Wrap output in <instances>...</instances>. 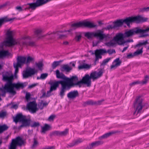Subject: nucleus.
I'll use <instances>...</instances> for the list:
<instances>
[{
    "label": "nucleus",
    "instance_id": "nucleus-63",
    "mask_svg": "<svg viewBox=\"0 0 149 149\" xmlns=\"http://www.w3.org/2000/svg\"><path fill=\"white\" fill-rule=\"evenodd\" d=\"M16 9L18 10L19 11H21L24 10L22 8V7L20 6H17L16 7Z\"/></svg>",
    "mask_w": 149,
    "mask_h": 149
},
{
    "label": "nucleus",
    "instance_id": "nucleus-8",
    "mask_svg": "<svg viewBox=\"0 0 149 149\" xmlns=\"http://www.w3.org/2000/svg\"><path fill=\"white\" fill-rule=\"evenodd\" d=\"M56 77L58 79H63V80L60 81H65V85L71 87V85L72 81L74 79L75 77L72 76L70 78L66 77L64 74L62 73H60L58 70H57L56 71Z\"/></svg>",
    "mask_w": 149,
    "mask_h": 149
},
{
    "label": "nucleus",
    "instance_id": "nucleus-13",
    "mask_svg": "<svg viewBox=\"0 0 149 149\" xmlns=\"http://www.w3.org/2000/svg\"><path fill=\"white\" fill-rule=\"evenodd\" d=\"M124 37L123 33H119L117 34L113 37L112 40L117 42L119 45H121L125 42L124 39Z\"/></svg>",
    "mask_w": 149,
    "mask_h": 149
},
{
    "label": "nucleus",
    "instance_id": "nucleus-30",
    "mask_svg": "<svg viewBox=\"0 0 149 149\" xmlns=\"http://www.w3.org/2000/svg\"><path fill=\"white\" fill-rule=\"evenodd\" d=\"M41 128L40 131L41 133L45 134L47 131L50 130V126L49 125L45 124L43 126L41 127Z\"/></svg>",
    "mask_w": 149,
    "mask_h": 149
},
{
    "label": "nucleus",
    "instance_id": "nucleus-52",
    "mask_svg": "<svg viewBox=\"0 0 149 149\" xmlns=\"http://www.w3.org/2000/svg\"><path fill=\"white\" fill-rule=\"evenodd\" d=\"M81 36L80 34L79 35H76L74 38V39L76 41L78 42L81 40Z\"/></svg>",
    "mask_w": 149,
    "mask_h": 149
},
{
    "label": "nucleus",
    "instance_id": "nucleus-2",
    "mask_svg": "<svg viewBox=\"0 0 149 149\" xmlns=\"http://www.w3.org/2000/svg\"><path fill=\"white\" fill-rule=\"evenodd\" d=\"M2 76L3 80L7 82L4 86H2L0 88V92L1 93V95L4 97L6 96V93L7 92L12 93L13 95L15 94L16 92L14 90L13 83V76L12 75H10L8 72H6Z\"/></svg>",
    "mask_w": 149,
    "mask_h": 149
},
{
    "label": "nucleus",
    "instance_id": "nucleus-5",
    "mask_svg": "<svg viewBox=\"0 0 149 149\" xmlns=\"http://www.w3.org/2000/svg\"><path fill=\"white\" fill-rule=\"evenodd\" d=\"M108 34L106 35L104 31L100 30H98L95 32H87L84 33V36L88 39H92L93 37L98 38L100 40H102L104 38H107Z\"/></svg>",
    "mask_w": 149,
    "mask_h": 149
},
{
    "label": "nucleus",
    "instance_id": "nucleus-12",
    "mask_svg": "<svg viewBox=\"0 0 149 149\" xmlns=\"http://www.w3.org/2000/svg\"><path fill=\"white\" fill-rule=\"evenodd\" d=\"M142 34L141 29L139 27H136L134 29L126 31L124 35L125 37H129L135 34Z\"/></svg>",
    "mask_w": 149,
    "mask_h": 149
},
{
    "label": "nucleus",
    "instance_id": "nucleus-49",
    "mask_svg": "<svg viewBox=\"0 0 149 149\" xmlns=\"http://www.w3.org/2000/svg\"><path fill=\"white\" fill-rule=\"evenodd\" d=\"M96 102H94L92 100H90L87 101L86 102V104L88 105H95L96 104Z\"/></svg>",
    "mask_w": 149,
    "mask_h": 149
},
{
    "label": "nucleus",
    "instance_id": "nucleus-39",
    "mask_svg": "<svg viewBox=\"0 0 149 149\" xmlns=\"http://www.w3.org/2000/svg\"><path fill=\"white\" fill-rule=\"evenodd\" d=\"M60 131H55L52 132L50 134L51 136H61Z\"/></svg>",
    "mask_w": 149,
    "mask_h": 149
},
{
    "label": "nucleus",
    "instance_id": "nucleus-56",
    "mask_svg": "<svg viewBox=\"0 0 149 149\" xmlns=\"http://www.w3.org/2000/svg\"><path fill=\"white\" fill-rule=\"evenodd\" d=\"M7 38H13V32L12 31H8L7 32Z\"/></svg>",
    "mask_w": 149,
    "mask_h": 149
},
{
    "label": "nucleus",
    "instance_id": "nucleus-14",
    "mask_svg": "<svg viewBox=\"0 0 149 149\" xmlns=\"http://www.w3.org/2000/svg\"><path fill=\"white\" fill-rule=\"evenodd\" d=\"M37 72V70L34 68H30L23 72V77L24 78H27L33 75Z\"/></svg>",
    "mask_w": 149,
    "mask_h": 149
},
{
    "label": "nucleus",
    "instance_id": "nucleus-53",
    "mask_svg": "<svg viewBox=\"0 0 149 149\" xmlns=\"http://www.w3.org/2000/svg\"><path fill=\"white\" fill-rule=\"evenodd\" d=\"M55 116L54 115H51L48 118V121H53L55 117Z\"/></svg>",
    "mask_w": 149,
    "mask_h": 149
},
{
    "label": "nucleus",
    "instance_id": "nucleus-31",
    "mask_svg": "<svg viewBox=\"0 0 149 149\" xmlns=\"http://www.w3.org/2000/svg\"><path fill=\"white\" fill-rule=\"evenodd\" d=\"M91 67V65H89L85 63H83L82 64H80L78 66V68L79 70L83 69H89Z\"/></svg>",
    "mask_w": 149,
    "mask_h": 149
},
{
    "label": "nucleus",
    "instance_id": "nucleus-41",
    "mask_svg": "<svg viewBox=\"0 0 149 149\" xmlns=\"http://www.w3.org/2000/svg\"><path fill=\"white\" fill-rule=\"evenodd\" d=\"M7 113L5 111L3 110L0 111V118L4 119L7 116Z\"/></svg>",
    "mask_w": 149,
    "mask_h": 149
},
{
    "label": "nucleus",
    "instance_id": "nucleus-17",
    "mask_svg": "<svg viewBox=\"0 0 149 149\" xmlns=\"http://www.w3.org/2000/svg\"><path fill=\"white\" fill-rule=\"evenodd\" d=\"M103 142L102 141H98L94 142L89 144L88 146L85 148L84 149H93V147H95L102 144Z\"/></svg>",
    "mask_w": 149,
    "mask_h": 149
},
{
    "label": "nucleus",
    "instance_id": "nucleus-47",
    "mask_svg": "<svg viewBox=\"0 0 149 149\" xmlns=\"http://www.w3.org/2000/svg\"><path fill=\"white\" fill-rule=\"evenodd\" d=\"M36 65L39 70H42V68L43 66V64L42 62H40L38 63H36Z\"/></svg>",
    "mask_w": 149,
    "mask_h": 149
},
{
    "label": "nucleus",
    "instance_id": "nucleus-61",
    "mask_svg": "<svg viewBox=\"0 0 149 149\" xmlns=\"http://www.w3.org/2000/svg\"><path fill=\"white\" fill-rule=\"evenodd\" d=\"M104 101V99L99 100L97 102H96V104L95 105H100L101 104L102 102Z\"/></svg>",
    "mask_w": 149,
    "mask_h": 149
},
{
    "label": "nucleus",
    "instance_id": "nucleus-60",
    "mask_svg": "<svg viewBox=\"0 0 149 149\" xmlns=\"http://www.w3.org/2000/svg\"><path fill=\"white\" fill-rule=\"evenodd\" d=\"M115 42H113L112 41H111L107 43V46H113L115 45Z\"/></svg>",
    "mask_w": 149,
    "mask_h": 149
},
{
    "label": "nucleus",
    "instance_id": "nucleus-44",
    "mask_svg": "<svg viewBox=\"0 0 149 149\" xmlns=\"http://www.w3.org/2000/svg\"><path fill=\"white\" fill-rule=\"evenodd\" d=\"M34 61V58L32 57L29 56L27 58H26V64H29L32 61Z\"/></svg>",
    "mask_w": 149,
    "mask_h": 149
},
{
    "label": "nucleus",
    "instance_id": "nucleus-3",
    "mask_svg": "<svg viewBox=\"0 0 149 149\" xmlns=\"http://www.w3.org/2000/svg\"><path fill=\"white\" fill-rule=\"evenodd\" d=\"M65 81H57L54 82L52 81H50L48 84L50 85V89L49 91H47V94H48L53 91L56 90L58 87L59 84H60L61 87L59 95L61 97L63 98L65 95V91L67 90H69L71 88L65 85Z\"/></svg>",
    "mask_w": 149,
    "mask_h": 149
},
{
    "label": "nucleus",
    "instance_id": "nucleus-45",
    "mask_svg": "<svg viewBox=\"0 0 149 149\" xmlns=\"http://www.w3.org/2000/svg\"><path fill=\"white\" fill-rule=\"evenodd\" d=\"M68 133V129H66L64 131L60 132L61 136H65Z\"/></svg>",
    "mask_w": 149,
    "mask_h": 149
},
{
    "label": "nucleus",
    "instance_id": "nucleus-24",
    "mask_svg": "<svg viewBox=\"0 0 149 149\" xmlns=\"http://www.w3.org/2000/svg\"><path fill=\"white\" fill-rule=\"evenodd\" d=\"M79 93L77 90L71 91L67 94V97L68 98L73 99L78 96Z\"/></svg>",
    "mask_w": 149,
    "mask_h": 149
},
{
    "label": "nucleus",
    "instance_id": "nucleus-62",
    "mask_svg": "<svg viewBox=\"0 0 149 149\" xmlns=\"http://www.w3.org/2000/svg\"><path fill=\"white\" fill-rule=\"evenodd\" d=\"M67 36L66 35L64 34H60L58 35V38L60 39H62Z\"/></svg>",
    "mask_w": 149,
    "mask_h": 149
},
{
    "label": "nucleus",
    "instance_id": "nucleus-19",
    "mask_svg": "<svg viewBox=\"0 0 149 149\" xmlns=\"http://www.w3.org/2000/svg\"><path fill=\"white\" fill-rule=\"evenodd\" d=\"M121 63V61L119 58H117L114 60L112 63V64L110 67V69H115L118 67L120 65Z\"/></svg>",
    "mask_w": 149,
    "mask_h": 149
},
{
    "label": "nucleus",
    "instance_id": "nucleus-20",
    "mask_svg": "<svg viewBox=\"0 0 149 149\" xmlns=\"http://www.w3.org/2000/svg\"><path fill=\"white\" fill-rule=\"evenodd\" d=\"M25 37H23L20 40V42L19 43V45L21 46L29 45L31 46H33L35 45V43L33 42L30 41L27 42L25 41L24 40H23L25 39Z\"/></svg>",
    "mask_w": 149,
    "mask_h": 149
},
{
    "label": "nucleus",
    "instance_id": "nucleus-7",
    "mask_svg": "<svg viewBox=\"0 0 149 149\" xmlns=\"http://www.w3.org/2000/svg\"><path fill=\"white\" fill-rule=\"evenodd\" d=\"M143 100L141 96L137 97L134 101L133 106L135 111L133 113V115L135 114L136 112V115L138 113H140L144 107L142 104Z\"/></svg>",
    "mask_w": 149,
    "mask_h": 149
},
{
    "label": "nucleus",
    "instance_id": "nucleus-64",
    "mask_svg": "<svg viewBox=\"0 0 149 149\" xmlns=\"http://www.w3.org/2000/svg\"><path fill=\"white\" fill-rule=\"evenodd\" d=\"M38 107L40 109H42L43 108V106L42 104V102H41L38 104Z\"/></svg>",
    "mask_w": 149,
    "mask_h": 149
},
{
    "label": "nucleus",
    "instance_id": "nucleus-6",
    "mask_svg": "<svg viewBox=\"0 0 149 149\" xmlns=\"http://www.w3.org/2000/svg\"><path fill=\"white\" fill-rule=\"evenodd\" d=\"M148 19L147 18L144 17L141 15H138L127 17L125 19H123V23H125L127 26H129L131 23H139L146 22Z\"/></svg>",
    "mask_w": 149,
    "mask_h": 149
},
{
    "label": "nucleus",
    "instance_id": "nucleus-9",
    "mask_svg": "<svg viewBox=\"0 0 149 149\" xmlns=\"http://www.w3.org/2000/svg\"><path fill=\"white\" fill-rule=\"evenodd\" d=\"M108 53L109 54L111 55L113 53H115L116 51L114 49H109L107 51L105 49H101L96 50L95 52V61H97L99 59L102 58L101 55H104Z\"/></svg>",
    "mask_w": 149,
    "mask_h": 149
},
{
    "label": "nucleus",
    "instance_id": "nucleus-38",
    "mask_svg": "<svg viewBox=\"0 0 149 149\" xmlns=\"http://www.w3.org/2000/svg\"><path fill=\"white\" fill-rule=\"evenodd\" d=\"M27 5L29 6L30 8L32 10H34L38 7L36 3H28L26 5V6Z\"/></svg>",
    "mask_w": 149,
    "mask_h": 149
},
{
    "label": "nucleus",
    "instance_id": "nucleus-37",
    "mask_svg": "<svg viewBox=\"0 0 149 149\" xmlns=\"http://www.w3.org/2000/svg\"><path fill=\"white\" fill-rule=\"evenodd\" d=\"M39 143L36 138H34L33 139V144L31 147L32 149L36 148L38 145Z\"/></svg>",
    "mask_w": 149,
    "mask_h": 149
},
{
    "label": "nucleus",
    "instance_id": "nucleus-1",
    "mask_svg": "<svg viewBox=\"0 0 149 149\" xmlns=\"http://www.w3.org/2000/svg\"><path fill=\"white\" fill-rule=\"evenodd\" d=\"M103 73L102 70L98 72L96 71L90 73V75L88 74H86L83 77L81 80L80 81H78V78L77 76H73V77H75V79L72 81L71 88L76 86H78L80 87L82 84L86 85L87 87H90L91 86V79L93 81H94L101 77Z\"/></svg>",
    "mask_w": 149,
    "mask_h": 149
},
{
    "label": "nucleus",
    "instance_id": "nucleus-21",
    "mask_svg": "<svg viewBox=\"0 0 149 149\" xmlns=\"http://www.w3.org/2000/svg\"><path fill=\"white\" fill-rule=\"evenodd\" d=\"M24 116L22 113H19L16 114L15 117H13V122L17 124L18 122H21L22 118Z\"/></svg>",
    "mask_w": 149,
    "mask_h": 149
},
{
    "label": "nucleus",
    "instance_id": "nucleus-15",
    "mask_svg": "<svg viewBox=\"0 0 149 149\" xmlns=\"http://www.w3.org/2000/svg\"><path fill=\"white\" fill-rule=\"evenodd\" d=\"M6 40L5 41V45L9 46H12L17 44H19L20 41H18L14 39L13 38H7Z\"/></svg>",
    "mask_w": 149,
    "mask_h": 149
},
{
    "label": "nucleus",
    "instance_id": "nucleus-46",
    "mask_svg": "<svg viewBox=\"0 0 149 149\" xmlns=\"http://www.w3.org/2000/svg\"><path fill=\"white\" fill-rule=\"evenodd\" d=\"M143 52L142 48L141 50H137L136 51L134 52V55L135 56H137L140 54H141Z\"/></svg>",
    "mask_w": 149,
    "mask_h": 149
},
{
    "label": "nucleus",
    "instance_id": "nucleus-50",
    "mask_svg": "<svg viewBox=\"0 0 149 149\" xmlns=\"http://www.w3.org/2000/svg\"><path fill=\"white\" fill-rule=\"evenodd\" d=\"M31 94L30 93H26L25 95V98L27 102H29L30 99Z\"/></svg>",
    "mask_w": 149,
    "mask_h": 149
},
{
    "label": "nucleus",
    "instance_id": "nucleus-43",
    "mask_svg": "<svg viewBox=\"0 0 149 149\" xmlns=\"http://www.w3.org/2000/svg\"><path fill=\"white\" fill-rule=\"evenodd\" d=\"M10 5V3L9 1H8L0 5V10L6 7L7 6H9Z\"/></svg>",
    "mask_w": 149,
    "mask_h": 149
},
{
    "label": "nucleus",
    "instance_id": "nucleus-28",
    "mask_svg": "<svg viewBox=\"0 0 149 149\" xmlns=\"http://www.w3.org/2000/svg\"><path fill=\"white\" fill-rule=\"evenodd\" d=\"M42 31L41 29H37L34 32L35 36L34 37L37 38H41L42 37H44L46 35H42L41 34Z\"/></svg>",
    "mask_w": 149,
    "mask_h": 149
},
{
    "label": "nucleus",
    "instance_id": "nucleus-22",
    "mask_svg": "<svg viewBox=\"0 0 149 149\" xmlns=\"http://www.w3.org/2000/svg\"><path fill=\"white\" fill-rule=\"evenodd\" d=\"M30 121L29 119L26 118V116H24L21 122L22 124L20 125V127H21L29 126L30 123Z\"/></svg>",
    "mask_w": 149,
    "mask_h": 149
},
{
    "label": "nucleus",
    "instance_id": "nucleus-11",
    "mask_svg": "<svg viewBox=\"0 0 149 149\" xmlns=\"http://www.w3.org/2000/svg\"><path fill=\"white\" fill-rule=\"evenodd\" d=\"M26 108L32 113H36L39 109L37 107V104L34 101L29 102L27 105Z\"/></svg>",
    "mask_w": 149,
    "mask_h": 149
},
{
    "label": "nucleus",
    "instance_id": "nucleus-59",
    "mask_svg": "<svg viewBox=\"0 0 149 149\" xmlns=\"http://www.w3.org/2000/svg\"><path fill=\"white\" fill-rule=\"evenodd\" d=\"M113 28H115L114 25H109L106 28V29L110 30Z\"/></svg>",
    "mask_w": 149,
    "mask_h": 149
},
{
    "label": "nucleus",
    "instance_id": "nucleus-23",
    "mask_svg": "<svg viewBox=\"0 0 149 149\" xmlns=\"http://www.w3.org/2000/svg\"><path fill=\"white\" fill-rule=\"evenodd\" d=\"M15 19V18H8L7 17H5L0 18V27L5 23L13 21Z\"/></svg>",
    "mask_w": 149,
    "mask_h": 149
},
{
    "label": "nucleus",
    "instance_id": "nucleus-42",
    "mask_svg": "<svg viewBox=\"0 0 149 149\" xmlns=\"http://www.w3.org/2000/svg\"><path fill=\"white\" fill-rule=\"evenodd\" d=\"M111 58H108L104 59L101 63L100 65L104 66L105 65L111 60Z\"/></svg>",
    "mask_w": 149,
    "mask_h": 149
},
{
    "label": "nucleus",
    "instance_id": "nucleus-48",
    "mask_svg": "<svg viewBox=\"0 0 149 149\" xmlns=\"http://www.w3.org/2000/svg\"><path fill=\"white\" fill-rule=\"evenodd\" d=\"M40 125V123L38 122H34L31 125V127H39Z\"/></svg>",
    "mask_w": 149,
    "mask_h": 149
},
{
    "label": "nucleus",
    "instance_id": "nucleus-36",
    "mask_svg": "<svg viewBox=\"0 0 149 149\" xmlns=\"http://www.w3.org/2000/svg\"><path fill=\"white\" fill-rule=\"evenodd\" d=\"M8 127L6 125L4 124L0 125V134L3 133L4 131L7 130Z\"/></svg>",
    "mask_w": 149,
    "mask_h": 149
},
{
    "label": "nucleus",
    "instance_id": "nucleus-57",
    "mask_svg": "<svg viewBox=\"0 0 149 149\" xmlns=\"http://www.w3.org/2000/svg\"><path fill=\"white\" fill-rule=\"evenodd\" d=\"M141 31L142 33V34H143L146 32H148L149 31V27L148 28H147L146 29H141Z\"/></svg>",
    "mask_w": 149,
    "mask_h": 149
},
{
    "label": "nucleus",
    "instance_id": "nucleus-16",
    "mask_svg": "<svg viewBox=\"0 0 149 149\" xmlns=\"http://www.w3.org/2000/svg\"><path fill=\"white\" fill-rule=\"evenodd\" d=\"M149 79V76L148 75H146L144 77V80L142 82L140 81L139 80H137L130 84L129 85L130 86H132L138 84H140L142 85L146 84L147 83Z\"/></svg>",
    "mask_w": 149,
    "mask_h": 149
},
{
    "label": "nucleus",
    "instance_id": "nucleus-58",
    "mask_svg": "<svg viewBox=\"0 0 149 149\" xmlns=\"http://www.w3.org/2000/svg\"><path fill=\"white\" fill-rule=\"evenodd\" d=\"M48 94H47V95H46V92L45 91L43 92L42 93V95L40 97V98H42L45 97H48L49 96V95H48Z\"/></svg>",
    "mask_w": 149,
    "mask_h": 149
},
{
    "label": "nucleus",
    "instance_id": "nucleus-18",
    "mask_svg": "<svg viewBox=\"0 0 149 149\" xmlns=\"http://www.w3.org/2000/svg\"><path fill=\"white\" fill-rule=\"evenodd\" d=\"M71 27L73 28L70 29L67 31H65L70 32L76 28L83 27V22H78L73 23L71 24Z\"/></svg>",
    "mask_w": 149,
    "mask_h": 149
},
{
    "label": "nucleus",
    "instance_id": "nucleus-40",
    "mask_svg": "<svg viewBox=\"0 0 149 149\" xmlns=\"http://www.w3.org/2000/svg\"><path fill=\"white\" fill-rule=\"evenodd\" d=\"M9 55V52L8 51L1 50L0 51V58Z\"/></svg>",
    "mask_w": 149,
    "mask_h": 149
},
{
    "label": "nucleus",
    "instance_id": "nucleus-26",
    "mask_svg": "<svg viewBox=\"0 0 149 149\" xmlns=\"http://www.w3.org/2000/svg\"><path fill=\"white\" fill-rule=\"evenodd\" d=\"M120 132L119 131H113L111 132H109L103 135L102 136H100L99 137L98 139H105L107 138L109 136H111L112 135Z\"/></svg>",
    "mask_w": 149,
    "mask_h": 149
},
{
    "label": "nucleus",
    "instance_id": "nucleus-33",
    "mask_svg": "<svg viewBox=\"0 0 149 149\" xmlns=\"http://www.w3.org/2000/svg\"><path fill=\"white\" fill-rule=\"evenodd\" d=\"M72 69V68L69 67L68 65H63L61 68V70L62 71H65L69 72Z\"/></svg>",
    "mask_w": 149,
    "mask_h": 149
},
{
    "label": "nucleus",
    "instance_id": "nucleus-51",
    "mask_svg": "<svg viewBox=\"0 0 149 149\" xmlns=\"http://www.w3.org/2000/svg\"><path fill=\"white\" fill-rule=\"evenodd\" d=\"M149 11V7H147L146 8H141L140 9V11L141 12H143L145 11Z\"/></svg>",
    "mask_w": 149,
    "mask_h": 149
},
{
    "label": "nucleus",
    "instance_id": "nucleus-35",
    "mask_svg": "<svg viewBox=\"0 0 149 149\" xmlns=\"http://www.w3.org/2000/svg\"><path fill=\"white\" fill-rule=\"evenodd\" d=\"M13 85L14 88H15L17 89H18L20 88L23 89L25 86L24 84L22 83H17L16 84L13 83Z\"/></svg>",
    "mask_w": 149,
    "mask_h": 149
},
{
    "label": "nucleus",
    "instance_id": "nucleus-34",
    "mask_svg": "<svg viewBox=\"0 0 149 149\" xmlns=\"http://www.w3.org/2000/svg\"><path fill=\"white\" fill-rule=\"evenodd\" d=\"M63 61V60H60L59 61H54L52 64V68L53 69H55L56 67L59 65L60 63Z\"/></svg>",
    "mask_w": 149,
    "mask_h": 149
},
{
    "label": "nucleus",
    "instance_id": "nucleus-27",
    "mask_svg": "<svg viewBox=\"0 0 149 149\" xmlns=\"http://www.w3.org/2000/svg\"><path fill=\"white\" fill-rule=\"evenodd\" d=\"M148 43V40H146L145 41H143V42H139L138 44H136L134 46V48L138 49V50H141V48H142L143 49V46L145 45Z\"/></svg>",
    "mask_w": 149,
    "mask_h": 149
},
{
    "label": "nucleus",
    "instance_id": "nucleus-25",
    "mask_svg": "<svg viewBox=\"0 0 149 149\" xmlns=\"http://www.w3.org/2000/svg\"><path fill=\"white\" fill-rule=\"evenodd\" d=\"M84 140L82 139H77L73 141L71 143H70L69 145H68L67 146V147L69 148V147H72L73 146L77 145L79 143L83 142Z\"/></svg>",
    "mask_w": 149,
    "mask_h": 149
},
{
    "label": "nucleus",
    "instance_id": "nucleus-29",
    "mask_svg": "<svg viewBox=\"0 0 149 149\" xmlns=\"http://www.w3.org/2000/svg\"><path fill=\"white\" fill-rule=\"evenodd\" d=\"M83 27L90 28H94L97 26V25L94 24L93 23L88 21L83 22Z\"/></svg>",
    "mask_w": 149,
    "mask_h": 149
},
{
    "label": "nucleus",
    "instance_id": "nucleus-54",
    "mask_svg": "<svg viewBox=\"0 0 149 149\" xmlns=\"http://www.w3.org/2000/svg\"><path fill=\"white\" fill-rule=\"evenodd\" d=\"M135 56L134 53L133 54L132 53H130L127 54L126 58H130Z\"/></svg>",
    "mask_w": 149,
    "mask_h": 149
},
{
    "label": "nucleus",
    "instance_id": "nucleus-4",
    "mask_svg": "<svg viewBox=\"0 0 149 149\" xmlns=\"http://www.w3.org/2000/svg\"><path fill=\"white\" fill-rule=\"evenodd\" d=\"M26 143V140L22 136H18L12 139L8 146L9 149H17V147L24 146Z\"/></svg>",
    "mask_w": 149,
    "mask_h": 149
},
{
    "label": "nucleus",
    "instance_id": "nucleus-10",
    "mask_svg": "<svg viewBox=\"0 0 149 149\" xmlns=\"http://www.w3.org/2000/svg\"><path fill=\"white\" fill-rule=\"evenodd\" d=\"M17 62H14L13 67L15 69V74H17L18 72L19 68H21L23 64L26 63V57L25 56H18L17 59Z\"/></svg>",
    "mask_w": 149,
    "mask_h": 149
},
{
    "label": "nucleus",
    "instance_id": "nucleus-32",
    "mask_svg": "<svg viewBox=\"0 0 149 149\" xmlns=\"http://www.w3.org/2000/svg\"><path fill=\"white\" fill-rule=\"evenodd\" d=\"M123 23V19H119L113 22L115 28L121 26Z\"/></svg>",
    "mask_w": 149,
    "mask_h": 149
},
{
    "label": "nucleus",
    "instance_id": "nucleus-55",
    "mask_svg": "<svg viewBox=\"0 0 149 149\" xmlns=\"http://www.w3.org/2000/svg\"><path fill=\"white\" fill-rule=\"evenodd\" d=\"M47 76L48 74L47 73L42 74H41L40 78L42 79H44Z\"/></svg>",
    "mask_w": 149,
    "mask_h": 149
}]
</instances>
